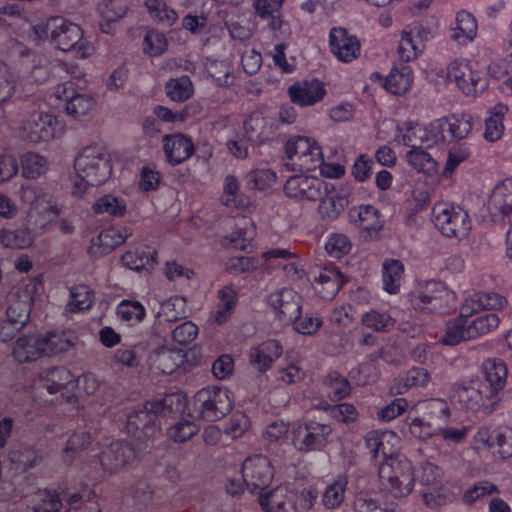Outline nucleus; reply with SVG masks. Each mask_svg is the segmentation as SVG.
I'll use <instances>...</instances> for the list:
<instances>
[{
  "label": "nucleus",
  "mask_w": 512,
  "mask_h": 512,
  "mask_svg": "<svg viewBox=\"0 0 512 512\" xmlns=\"http://www.w3.org/2000/svg\"><path fill=\"white\" fill-rule=\"evenodd\" d=\"M371 458L379 462L381 488L395 498L406 497L414 488L411 462L398 453L399 437L393 431H371L364 438Z\"/></svg>",
  "instance_id": "1"
},
{
  "label": "nucleus",
  "mask_w": 512,
  "mask_h": 512,
  "mask_svg": "<svg viewBox=\"0 0 512 512\" xmlns=\"http://www.w3.org/2000/svg\"><path fill=\"white\" fill-rule=\"evenodd\" d=\"M180 394H170L163 399L147 401L127 415V434L137 442L154 439L160 433V416L184 409Z\"/></svg>",
  "instance_id": "2"
},
{
  "label": "nucleus",
  "mask_w": 512,
  "mask_h": 512,
  "mask_svg": "<svg viewBox=\"0 0 512 512\" xmlns=\"http://www.w3.org/2000/svg\"><path fill=\"white\" fill-rule=\"evenodd\" d=\"M29 38L35 42L49 40L57 49L64 52L73 50L81 58L89 57L94 51L93 45L83 39L81 27L61 16L32 26Z\"/></svg>",
  "instance_id": "3"
},
{
  "label": "nucleus",
  "mask_w": 512,
  "mask_h": 512,
  "mask_svg": "<svg viewBox=\"0 0 512 512\" xmlns=\"http://www.w3.org/2000/svg\"><path fill=\"white\" fill-rule=\"evenodd\" d=\"M507 300L494 292H479L469 295L460 307V314L446 325V331L441 341L445 345H456L462 341L471 340L468 331L467 317H473L481 310H499L505 308Z\"/></svg>",
  "instance_id": "4"
},
{
  "label": "nucleus",
  "mask_w": 512,
  "mask_h": 512,
  "mask_svg": "<svg viewBox=\"0 0 512 512\" xmlns=\"http://www.w3.org/2000/svg\"><path fill=\"white\" fill-rule=\"evenodd\" d=\"M74 169L77 179L74 181L73 194L82 195L88 186L105 183L111 175L112 166L109 155L102 146L84 147L76 156Z\"/></svg>",
  "instance_id": "5"
},
{
  "label": "nucleus",
  "mask_w": 512,
  "mask_h": 512,
  "mask_svg": "<svg viewBox=\"0 0 512 512\" xmlns=\"http://www.w3.org/2000/svg\"><path fill=\"white\" fill-rule=\"evenodd\" d=\"M439 75L446 78L466 96H476L486 90L488 81L484 74L476 68V64L468 59H455Z\"/></svg>",
  "instance_id": "6"
},
{
  "label": "nucleus",
  "mask_w": 512,
  "mask_h": 512,
  "mask_svg": "<svg viewBox=\"0 0 512 512\" xmlns=\"http://www.w3.org/2000/svg\"><path fill=\"white\" fill-rule=\"evenodd\" d=\"M454 293L440 281H427L411 295V305L415 310L445 314L454 308Z\"/></svg>",
  "instance_id": "7"
},
{
  "label": "nucleus",
  "mask_w": 512,
  "mask_h": 512,
  "mask_svg": "<svg viewBox=\"0 0 512 512\" xmlns=\"http://www.w3.org/2000/svg\"><path fill=\"white\" fill-rule=\"evenodd\" d=\"M233 403V394L230 390L219 387L204 388L194 396V413L203 420L216 421L232 409Z\"/></svg>",
  "instance_id": "8"
},
{
  "label": "nucleus",
  "mask_w": 512,
  "mask_h": 512,
  "mask_svg": "<svg viewBox=\"0 0 512 512\" xmlns=\"http://www.w3.org/2000/svg\"><path fill=\"white\" fill-rule=\"evenodd\" d=\"M285 153L288 158L286 166L293 170H315L323 164L322 148L317 141L307 136H293L285 145Z\"/></svg>",
  "instance_id": "9"
},
{
  "label": "nucleus",
  "mask_w": 512,
  "mask_h": 512,
  "mask_svg": "<svg viewBox=\"0 0 512 512\" xmlns=\"http://www.w3.org/2000/svg\"><path fill=\"white\" fill-rule=\"evenodd\" d=\"M15 53L22 58L21 76L29 82H45L50 75H59L61 72L68 73V67L60 61L51 62L45 56L31 52L21 44L15 47Z\"/></svg>",
  "instance_id": "10"
},
{
  "label": "nucleus",
  "mask_w": 512,
  "mask_h": 512,
  "mask_svg": "<svg viewBox=\"0 0 512 512\" xmlns=\"http://www.w3.org/2000/svg\"><path fill=\"white\" fill-rule=\"evenodd\" d=\"M62 123L59 119L44 111L31 113L22 123L21 137L32 144L48 142L59 135Z\"/></svg>",
  "instance_id": "11"
},
{
  "label": "nucleus",
  "mask_w": 512,
  "mask_h": 512,
  "mask_svg": "<svg viewBox=\"0 0 512 512\" xmlns=\"http://www.w3.org/2000/svg\"><path fill=\"white\" fill-rule=\"evenodd\" d=\"M433 215L435 226L446 237L462 238L471 229V222L467 211L458 205H435Z\"/></svg>",
  "instance_id": "12"
},
{
  "label": "nucleus",
  "mask_w": 512,
  "mask_h": 512,
  "mask_svg": "<svg viewBox=\"0 0 512 512\" xmlns=\"http://www.w3.org/2000/svg\"><path fill=\"white\" fill-rule=\"evenodd\" d=\"M17 195L20 201L28 206L30 217L41 216L48 220L61 211L54 196L39 185L22 183Z\"/></svg>",
  "instance_id": "13"
},
{
  "label": "nucleus",
  "mask_w": 512,
  "mask_h": 512,
  "mask_svg": "<svg viewBox=\"0 0 512 512\" xmlns=\"http://www.w3.org/2000/svg\"><path fill=\"white\" fill-rule=\"evenodd\" d=\"M485 394H489L478 381H462L457 383L451 395L454 403L460 405L461 408L471 411L482 409L486 413H490L495 409L498 400L487 399Z\"/></svg>",
  "instance_id": "14"
},
{
  "label": "nucleus",
  "mask_w": 512,
  "mask_h": 512,
  "mask_svg": "<svg viewBox=\"0 0 512 512\" xmlns=\"http://www.w3.org/2000/svg\"><path fill=\"white\" fill-rule=\"evenodd\" d=\"M74 376L65 367H52L39 374L33 382V398L41 403H52V400L42 399L44 392L49 395L61 393L69 385H73Z\"/></svg>",
  "instance_id": "15"
},
{
  "label": "nucleus",
  "mask_w": 512,
  "mask_h": 512,
  "mask_svg": "<svg viewBox=\"0 0 512 512\" xmlns=\"http://www.w3.org/2000/svg\"><path fill=\"white\" fill-rule=\"evenodd\" d=\"M434 36L433 29L419 22H413L402 30L398 53L400 58L409 62L419 57L426 42Z\"/></svg>",
  "instance_id": "16"
},
{
  "label": "nucleus",
  "mask_w": 512,
  "mask_h": 512,
  "mask_svg": "<svg viewBox=\"0 0 512 512\" xmlns=\"http://www.w3.org/2000/svg\"><path fill=\"white\" fill-rule=\"evenodd\" d=\"M137 454V448L133 443L117 440L105 444L98 459L102 469L113 474L132 464Z\"/></svg>",
  "instance_id": "17"
},
{
  "label": "nucleus",
  "mask_w": 512,
  "mask_h": 512,
  "mask_svg": "<svg viewBox=\"0 0 512 512\" xmlns=\"http://www.w3.org/2000/svg\"><path fill=\"white\" fill-rule=\"evenodd\" d=\"M259 504L265 512H298V490L293 483L281 484L260 493Z\"/></svg>",
  "instance_id": "18"
},
{
  "label": "nucleus",
  "mask_w": 512,
  "mask_h": 512,
  "mask_svg": "<svg viewBox=\"0 0 512 512\" xmlns=\"http://www.w3.org/2000/svg\"><path fill=\"white\" fill-rule=\"evenodd\" d=\"M332 433V428L327 424L309 422L298 425L292 432L293 446L303 452L320 450L327 442Z\"/></svg>",
  "instance_id": "19"
},
{
  "label": "nucleus",
  "mask_w": 512,
  "mask_h": 512,
  "mask_svg": "<svg viewBox=\"0 0 512 512\" xmlns=\"http://www.w3.org/2000/svg\"><path fill=\"white\" fill-rule=\"evenodd\" d=\"M242 477L245 486L252 493L266 491L267 485L273 478L270 460L264 455L248 457L242 465Z\"/></svg>",
  "instance_id": "20"
},
{
  "label": "nucleus",
  "mask_w": 512,
  "mask_h": 512,
  "mask_svg": "<svg viewBox=\"0 0 512 512\" xmlns=\"http://www.w3.org/2000/svg\"><path fill=\"white\" fill-rule=\"evenodd\" d=\"M284 192L290 198L316 201L329 192V183L313 176L299 174L286 180Z\"/></svg>",
  "instance_id": "21"
},
{
  "label": "nucleus",
  "mask_w": 512,
  "mask_h": 512,
  "mask_svg": "<svg viewBox=\"0 0 512 512\" xmlns=\"http://www.w3.org/2000/svg\"><path fill=\"white\" fill-rule=\"evenodd\" d=\"M267 304L280 324H288L301 311V296L291 288H282L268 296Z\"/></svg>",
  "instance_id": "22"
},
{
  "label": "nucleus",
  "mask_w": 512,
  "mask_h": 512,
  "mask_svg": "<svg viewBox=\"0 0 512 512\" xmlns=\"http://www.w3.org/2000/svg\"><path fill=\"white\" fill-rule=\"evenodd\" d=\"M40 288L41 282L36 279L24 284L19 289L17 297L10 301L5 313V319L27 325L30 319L32 302Z\"/></svg>",
  "instance_id": "23"
},
{
  "label": "nucleus",
  "mask_w": 512,
  "mask_h": 512,
  "mask_svg": "<svg viewBox=\"0 0 512 512\" xmlns=\"http://www.w3.org/2000/svg\"><path fill=\"white\" fill-rule=\"evenodd\" d=\"M131 235L132 229L128 226H111L91 239L88 253L94 258L102 257L122 245Z\"/></svg>",
  "instance_id": "24"
},
{
  "label": "nucleus",
  "mask_w": 512,
  "mask_h": 512,
  "mask_svg": "<svg viewBox=\"0 0 512 512\" xmlns=\"http://www.w3.org/2000/svg\"><path fill=\"white\" fill-rule=\"evenodd\" d=\"M10 355L18 364L32 363L45 357L42 334L27 333L20 335L15 340Z\"/></svg>",
  "instance_id": "25"
},
{
  "label": "nucleus",
  "mask_w": 512,
  "mask_h": 512,
  "mask_svg": "<svg viewBox=\"0 0 512 512\" xmlns=\"http://www.w3.org/2000/svg\"><path fill=\"white\" fill-rule=\"evenodd\" d=\"M329 45L332 54L344 63L353 61L360 54L359 40L342 27H334L330 30Z\"/></svg>",
  "instance_id": "26"
},
{
  "label": "nucleus",
  "mask_w": 512,
  "mask_h": 512,
  "mask_svg": "<svg viewBox=\"0 0 512 512\" xmlns=\"http://www.w3.org/2000/svg\"><path fill=\"white\" fill-rule=\"evenodd\" d=\"M484 381L480 382L489 393L487 399L497 400L498 393L504 388L507 379V367L502 359L492 358L483 363Z\"/></svg>",
  "instance_id": "27"
},
{
  "label": "nucleus",
  "mask_w": 512,
  "mask_h": 512,
  "mask_svg": "<svg viewBox=\"0 0 512 512\" xmlns=\"http://www.w3.org/2000/svg\"><path fill=\"white\" fill-rule=\"evenodd\" d=\"M291 101L300 106H312L323 99L326 94L324 83L318 79L294 83L288 88Z\"/></svg>",
  "instance_id": "28"
},
{
  "label": "nucleus",
  "mask_w": 512,
  "mask_h": 512,
  "mask_svg": "<svg viewBox=\"0 0 512 512\" xmlns=\"http://www.w3.org/2000/svg\"><path fill=\"white\" fill-rule=\"evenodd\" d=\"M162 143L166 160L172 165L184 162L195 151L192 140L182 133L165 135Z\"/></svg>",
  "instance_id": "29"
},
{
  "label": "nucleus",
  "mask_w": 512,
  "mask_h": 512,
  "mask_svg": "<svg viewBox=\"0 0 512 512\" xmlns=\"http://www.w3.org/2000/svg\"><path fill=\"white\" fill-rule=\"evenodd\" d=\"M344 280L334 267H325L314 273L312 286L322 299L332 300L338 293Z\"/></svg>",
  "instance_id": "30"
},
{
  "label": "nucleus",
  "mask_w": 512,
  "mask_h": 512,
  "mask_svg": "<svg viewBox=\"0 0 512 512\" xmlns=\"http://www.w3.org/2000/svg\"><path fill=\"white\" fill-rule=\"evenodd\" d=\"M220 203L227 207L249 211L253 207L251 199L240 190V183L233 175L224 178Z\"/></svg>",
  "instance_id": "31"
},
{
  "label": "nucleus",
  "mask_w": 512,
  "mask_h": 512,
  "mask_svg": "<svg viewBox=\"0 0 512 512\" xmlns=\"http://www.w3.org/2000/svg\"><path fill=\"white\" fill-rule=\"evenodd\" d=\"M477 32L476 18L466 10L457 12L454 26L450 30V39L459 45L466 46L475 40Z\"/></svg>",
  "instance_id": "32"
},
{
  "label": "nucleus",
  "mask_w": 512,
  "mask_h": 512,
  "mask_svg": "<svg viewBox=\"0 0 512 512\" xmlns=\"http://www.w3.org/2000/svg\"><path fill=\"white\" fill-rule=\"evenodd\" d=\"M282 352L283 348L278 341L267 340L251 350L250 362L258 371L265 372Z\"/></svg>",
  "instance_id": "33"
},
{
  "label": "nucleus",
  "mask_w": 512,
  "mask_h": 512,
  "mask_svg": "<svg viewBox=\"0 0 512 512\" xmlns=\"http://www.w3.org/2000/svg\"><path fill=\"white\" fill-rule=\"evenodd\" d=\"M217 298L218 302L210 315V322L221 325L232 315L238 301V294L233 286H225L218 291Z\"/></svg>",
  "instance_id": "34"
},
{
  "label": "nucleus",
  "mask_w": 512,
  "mask_h": 512,
  "mask_svg": "<svg viewBox=\"0 0 512 512\" xmlns=\"http://www.w3.org/2000/svg\"><path fill=\"white\" fill-rule=\"evenodd\" d=\"M43 336V346L46 356H54L67 351L77 342V335L72 330L49 331Z\"/></svg>",
  "instance_id": "35"
},
{
  "label": "nucleus",
  "mask_w": 512,
  "mask_h": 512,
  "mask_svg": "<svg viewBox=\"0 0 512 512\" xmlns=\"http://www.w3.org/2000/svg\"><path fill=\"white\" fill-rule=\"evenodd\" d=\"M488 206L493 214L505 216L512 213V178H507L494 187Z\"/></svg>",
  "instance_id": "36"
},
{
  "label": "nucleus",
  "mask_w": 512,
  "mask_h": 512,
  "mask_svg": "<svg viewBox=\"0 0 512 512\" xmlns=\"http://www.w3.org/2000/svg\"><path fill=\"white\" fill-rule=\"evenodd\" d=\"M244 129L251 141L260 143L268 140L274 132L272 121L259 111L250 114L244 122Z\"/></svg>",
  "instance_id": "37"
},
{
  "label": "nucleus",
  "mask_w": 512,
  "mask_h": 512,
  "mask_svg": "<svg viewBox=\"0 0 512 512\" xmlns=\"http://www.w3.org/2000/svg\"><path fill=\"white\" fill-rule=\"evenodd\" d=\"M430 381V375L422 367H413L406 374L394 379L390 388L392 394H404L412 387H425Z\"/></svg>",
  "instance_id": "38"
},
{
  "label": "nucleus",
  "mask_w": 512,
  "mask_h": 512,
  "mask_svg": "<svg viewBox=\"0 0 512 512\" xmlns=\"http://www.w3.org/2000/svg\"><path fill=\"white\" fill-rule=\"evenodd\" d=\"M97 10L105 21L100 24V29L103 33L109 34L111 32L110 23L123 18L127 13L128 5L126 0H101Z\"/></svg>",
  "instance_id": "39"
},
{
  "label": "nucleus",
  "mask_w": 512,
  "mask_h": 512,
  "mask_svg": "<svg viewBox=\"0 0 512 512\" xmlns=\"http://www.w3.org/2000/svg\"><path fill=\"white\" fill-rule=\"evenodd\" d=\"M354 224L361 230L366 231L369 236L382 228V220L378 210L372 205H362L350 214Z\"/></svg>",
  "instance_id": "40"
},
{
  "label": "nucleus",
  "mask_w": 512,
  "mask_h": 512,
  "mask_svg": "<svg viewBox=\"0 0 512 512\" xmlns=\"http://www.w3.org/2000/svg\"><path fill=\"white\" fill-rule=\"evenodd\" d=\"M508 108L502 103L496 104L488 112V116L485 119V130L483 137L488 142L498 141L504 132L503 119L507 113Z\"/></svg>",
  "instance_id": "41"
},
{
  "label": "nucleus",
  "mask_w": 512,
  "mask_h": 512,
  "mask_svg": "<svg viewBox=\"0 0 512 512\" xmlns=\"http://www.w3.org/2000/svg\"><path fill=\"white\" fill-rule=\"evenodd\" d=\"M334 186L329 183V192L323 195L318 206V212L323 219L334 220L348 205L347 197L333 192Z\"/></svg>",
  "instance_id": "42"
},
{
  "label": "nucleus",
  "mask_w": 512,
  "mask_h": 512,
  "mask_svg": "<svg viewBox=\"0 0 512 512\" xmlns=\"http://www.w3.org/2000/svg\"><path fill=\"white\" fill-rule=\"evenodd\" d=\"M184 359L183 350L161 347L154 354L153 364L163 374H171L184 362Z\"/></svg>",
  "instance_id": "43"
},
{
  "label": "nucleus",
  "mask_w": 512,
  "mask_h": 512,
  "mask_svg": "<svg viewBox=\"0 0 512 512\" xmlns=\"http://www.w3.org/2000/svg\"><path fill=\"white\" fill-rule=\"evenodd\" d=\"M21 175L28 180H36L44 175L48 169L47 159L36 153L26 152L20 156Z\"/></svg>",
  "instance_id": "44"
},
{
  "label": "nucleus",
  "mask_w": 512,
  "mask_h": 512,
  "mask_svg": "<svg viewBox=\"0 0 512 512\" xmlns=\"http://www.w3.org/2000/svg\"><path fill=\"white\" fill-rule=\"evenodd\" d=\"M404 273V265L397 259H386L382 264L383 288L389 294H396Z\"/></svg>",
  "instance_id": "45"
},
{
  "label": "nucleus",
  "mask_w": 512,
  "mask_h": 512,
  "mask_svg": "<svg viewBox=\"0 0 512 512\" xmlns=\"http://www.w3.org/2000/svg\"><path fill=\"white\" fill-rule=\"evenodd\" d=\"M9 460L16 470L26 471L38 465L42 456L28 445H20L9 452Z\"/></svg>",
  "instance_id": "46"
},
{
  "label": "nucleus",
  "mask_w": 512,
  "mask_h": 512,
  "mask_svg": "<svg viewBox=\"0 0 512 512\" xmlns=\"http://www.w3.org/2000/svg\"><path fill=\"white\" fill-rule=\"evenodd\" d=\"M95 106V100L88 94L73 92L67 103L64 104L66 113L76 119L83 120L90 115Z\"/></svg>",
  "instance_id": "47"
},
{
  "label": "nucleus",
  "mask_w": 512,
  "mask_h": 512,
  "mask_svg": "<svg viewBox=\"0 0 512 512\" xmlns=\"http://www.w3.org/2000/svg\"><path fill=\"white\" fill-rule=\"evenodd\" d=\"M32 243L33 235L28 229H0V244L6 249H25L30 247Z\"/></svg>",
  "instance_id": "48"
},
{
  "label": "nucleus",
  "mask_w": 512,
  "mask_h": 512,
  "mask_svg": "<svg viewBox=\"0 0 512 512\" xmlns=\"http://www.w3.org/2000/svg\"><path fill=\"white\" fill-rule=\"evenodd\" d=\"M237 230L233 231L228 240L230 245L236 249L243 251H251L253 248V240L256 235L255 224L247 218L241 219Z\"/></svg>",
  "instance_id": "49"
},
{
  "label": "nucleus",
  "mask_w": 512,
  "mask_h": 512,
  "mask_svg": "<svg viewBox=\"0 0 512 512\" xmlns=\"http://www.w3.org/2000/svg\"><path fill=\"white\" fill-rule=\"evenodd\" d=\"M441 119L445 121V130L453 139L466 138L473 128V117L468 113H454Z\"/></svg>",
  "instance_id": "50"
},
{
  "label": "nucleus",
  "mask_w": 512,
  "mask_h": 512,
  "mask_svg": "<svg viewBox=\"0 0 512 512\" xmlns=\"http://www.w3.org/2000/svg\"><path fill=\"white\" fill-rule=\"evenodd\" d=\"M348 480L344 475H338L324 489L322 503L328 509L339 507L345 499Z\"/></svg>",
  "instance_id": "51"
},
{
  "label": "nucleus",
  "mask_w": 512,
  "mask_h": 512,
  "mask_svg": "<svg viewBox=\"0 0 512 512\" xmlns=\"http://www.w3.org/2000/svg\"><path fill=\"white\" fill-rule=\"evenodd\" d=\"M500 318L495 313H485L477 317H467L468 331L471 338L476 339L490 333L498 327Z\"/></svg>",
  "instance_id": "52"
},
{
  "label": "nucleus",
  "mask_w": 512,
  "mask_h": 512,
  "mask_svg": "<svg viewBox=\"0 0 512 512\" xmlns=\"http://www.w3.org/2000/svg\"><path fill=\"white\" fill-rule=\"evenodd\" d=\"M412 84V75L409 67L392 69L385 79L384 87L392 94L405 93Z\"/></svg>",
  "instance_id": "53"
},
{
  "label": "nucleus",
  "mask_w": 512,
  "mask_h": 512,
  "mask_svg": "<svg viewBox=\"0 0 512 512\" xmlns=\"http://www.w3.org/2000/svg\"><path fill=\"white\" fill-rule=\"evenodd\" d=\"M362 324L377 332H386L393 328L395 321L387 310L371 309L361 318Z\"/></svg>",
  "instance_id": "54"
},
{
  "label": "nucleus",
  "mask_w": 512,
  "mask_h": 512,
  "mask_svg": "<svg viewBox=\"0 0 512 512\" xmlns=\"http://www.w3.org/2000/svg\"><path fill=\"white\" fill-rule=\"evenodd\" d=\"M127 204L124 198L107 194L100 197L93 205L97 214H106L113 217H121L125 214Z\"/></svg>",
  "instance_id": "55"
},
{
  "label": "nucleus",
  "mask_w": 512,
  "mask_h": 512,
  "mask_svg": "<svg viewBox=\"0 0 512 512\" xmlns=\"http://www.w3.org/2000/svg\"><path fill=\"white\" fill-rule=\"evenodd\" d=\"M405 159L408 165L419 173L429 174L436 168L435 160L423 147L409 149Z\"/></svg>",
  "instance_id": "56"
},
{
  "label": "nucleus",
  "mask_w": 512,
  "mask_h": 512,
  "mask_svg": "<svg viewBox=\"0 0 512 512\" xmlns=\"http://www.w3.org/2000/svg\"><path fill=\"white\" fill-rule=\"evenodd\" d=\"M421 125L413 122H405L398 126L395 134V141L410 149L422 147Z\"/></svg>",
  "instance_id": "57"
},
{
  "label": "nucleus",
  "mask_w": 512,
  "mask_h": 512,
  "mask_svg": "<svg viewBox=\"0 0 512 512\" xmlns=\"http://www.w3.org/2000/svg\"><path fill=\"white\" fill-rule=\"evenodd\" d=\"M116 313L122 321L132 326L144 319L146 310L139 301L124 299L118 304Z\"/></svg>",
  "instance_id": "58"
},
{
  "label": "nucleus",
  "mask_w": 512,
  "mask_h": 512,
  "mask_svg": "<svg viewBox=\"0 0 512 512\" xmlns=\"http://www.w3.org/2000/svg\"><path fill=\"white\" fill-rule=\"evenodd\" d=\"M205 68L216 85L227 87L233 84L232 69L226 61L208 59Z\"/></svg>",
  "instance_id": "59"
},
{
  "label": "nucleus",
  "mask_w": 512,
  "mask_h": 512,
  "mask_svg": "<svg viewBox=\"0 0 512 512\" xmlns=\"http://www.w3.org/2000/svg\"><path fill=\"white\" fill-rule=\"evenodd\" d=\"M165 90L167 96L175 102H184L193 94V85L188 76L170 79Z\"/></svg>",
  "instance_id": "60"
},
{
  "label": "nucleus",
  "mask_w": 512,
  "mask_h": 512,
  "mask_svg": "<svg viewBox=\"0 0 512 512\" xmlns=\"http://www.w3.org/2000/svg\"><path fill=\"white\" fill-rule=\"evenodd\" d=\"M122 263L124 266L132 270L144 269L156 262V251L148 248L147 251H127L122 255Z\"/></svg>",
  "instance_id": "61"
},
{
  "label": "nucleus",
  "mask_w": 512,
  "mask_h": 512,
  "mask_svg": "<svg viewBox=\"0 0 512 512\" xmlns=\"http://www.w3.org/2000/svg\"><path fill=\"white\" fill-rule=\"evenodd\" d=\"M422 147L432 148L445 141V121L436 119L428 125H421Z\"/></svg>",
  "instance_id": "62"
},
{
  "label": "nucleus",
  "mask_w": 512,
  "mask_h": 512,
  "mask_svg": "<svg viewBox=\"0 0 512 512\" xmlns=\"http://www.w3.org/2000/svg\"><path fill=\"white\" fill-rule=\"evenodd\" d=\"M145 5L150 16L163 25L171 26L178 18L177 13L164 0H145Z\"/></svg>",
  "instance_id": "63"
},
{
  "label": "nucleus",
  "mask_w": 512,
  "mask_h": 512,
  "mask_svg": "<svg viewBox=\"0 0 512 512\" xmlns=\"http://www.w3.org/2000/svg\"><path fill=\"white\" fill-rule=\"evenodd\" d=\"M198 431L199 426L194 420L182 419L169 427L167 436L175 443H182L192 438Z\"/></svg>",
  "instance_id": "64"
}]
</instances>
